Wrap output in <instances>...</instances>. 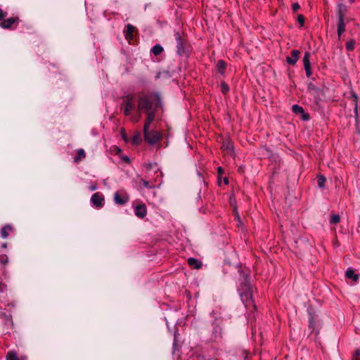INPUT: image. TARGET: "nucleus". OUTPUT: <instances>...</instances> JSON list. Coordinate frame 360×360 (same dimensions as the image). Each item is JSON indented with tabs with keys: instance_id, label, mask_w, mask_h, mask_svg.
I'll use <instances>...</instances> for the list:
<instances>
[{
	"instance_id": "f257e3e1",
	"label": "nucleus",
	"mask_w": 360,
	"mask_h": 360,
	"mask_svg": "<svg viewBox=\"0 0 360 360\" xmlns=\"http://www.w3.org/2000/svg\"><path fill=\"white\" fill-rule=\"evenodd\" d=\"M238 291L240 299L248 310L250 312L255 311L257 307L253 300L252 286L250 282V270L240 266L238 269Z\"/></svg>"
},
{
	"instance_id": "f03ea898",
	"label": "nucleus",
	"mask_w": 360,
	"mask_h": 360,
	"mask_svg": "<svg viewBox=\"0 0 360 360\" xmlns=\"http://www.w3.org/2000/svg\"><path fill=\"white\" fill-rule=\"evenodd\" d=\"M160 105V97L158 93H140L137 96V108L145 112L146 121L153 122L155 113Z\"/></svg>"
},
{
	"instance_id": "7ed1b4c3",
	"label": "nucleus",
	"mask_w": 360,
	"mask_h": 360,
	"mask_svg": "<svg viewBox=\"0 0 360 360\" xmlns=\"http://www.w3.org/2000/svg\"><path fill=\"white\" fill-rule=\"evenodd\" d=\"M120 108L123 110L124 115L129 117L131 122L136 123L139 121L141 115L136 116L133 111L136 110V96L133 94H129L122 97Z\"/></svg>"
},
{
	"instance_id": "20e7f679",
	"label": "nucleus",
	"mask_w": 360,
	"mask_h": 360,
	"mask_svg": "<svg viewBox=\"0 0 360 360\" xmlns=\"http://www.w3.org/2000/svg\"><path fill=\"white\" fill-rule=\"evenodd\" d=\"M174 37L176 44V53L181 56H188L190 52V44L186 34L184 31L176 30Z\"/></svg>"
},
{
	"instance_id": "39448f33",
	"label": "nucleus",
	"mask_w": 360,
	"mask_h": 360,
	"mask_svg": "<svg viewBox=\"0 0 360 360\" xmlns=\"http://www.w3.org/2000/svg\"><path fill=\"white\" fill-rule=\"evenodd\" d=\"M151 123L152 122L148 123V121H145L143 125V135L145 141L150 145H153L162 139V134L155 130H149V127Z\"/></svg>"
},
{
	"instance_id": "423d86ee",
	"label": "nucleus",
	"mask_w": 360,
	"mask_h": 360,
	"mask_svg": "<svg viewBox=\"0 0 360 360\" xmlns=\"http://www.w3.org/2000/svg\"><path fill=\"white\" fill-rule=\"evenodd\" d=\"M20 20L18 16H12L7 19H4L0 22V27L4 30H14L20 22Z\"/></svg>"
},
{
	"instance_id": "0eeeda50",
	"label": "nucleus",
	"mask_w": 360,
	"mask_h": 360,
	"mask_svg": "<svg viewBox=\"0 0 360 360\" xmlns=\"http://www.w3.org/2000/svg\"><path fill=\"white\" fill-rule=\"evenodd\" d=\"M129 200V194L123 190L117 191L114 194V201L117 205H124Z\"/></svg>"
},
{
	"instance_id": "6e6552de",
	"label": "nucleus",
	"mask_w": 360,
	"mask_h": 360,
	"mask_svg": "<svg viewBox=\"0 0 360 360\" xmlns=\"http://www.w3.org/2000/svg\"><path fill=\"white\" fill-rule=\"evenodd\" d=\"M90 201L93 207L100 209L104 205L105 198L102 193L97 192L92 195Z\"/></svg>"
},
{
	"instance_id": "1a4fd4ad",
	"label": "nucleus",
	"mask_w": 360,
	"mask_h": 360,
	"mask_svg": "<svg viewBox=\"0 0 360 360\" xmlns=\"http://www.w3.org/2000/svg\"><path fill=\"white\" fill-rule=\"evenodd\" d=\"M138 30L136 27L131 24H127L124 30V37L129 43L134 39V34Z\"/></svg>"
},
{
	"instance_id": "9d476101",
	"label": "nucleus",
	"mask_w": 360,
	"mask_h": 360,
	"mask_svg": "<svg viewBox=\"0 0 360 360\" xmlns=\"http://www.w3.org/2000/svg\"><path fill=\"white\" fill-rule=\"evenodd\" d=\"M135 215L140 218L143 219L147 214V207L144 203H141L134 207Z\"/></svg>"
},
{
	"instance_id": "9b49d317",
	"label": "nucleus",
	"mask_w": 360,
	"mask_h": 360,
	"mask_svg": "<svg viewBox=\"0 0 360 360\" xmlns=\"http://www.w3.org/2000/svg\"><path fill=\"white\" fill-rule=\"evenodd\" d=\"M309 58L310 53L307 51L305 52L303 58V64L307 77H310L312 74Z\"/></svg>"
},
{
	"instance_id": "f8f14e48",
	"label": "nucleus",
	"mask_w": 360,
	"mask_h": 360,
	"mask_svg": "<svg viewBox=\"0 0 360 360\" xmlns=\"http://www.w3.org/2000/svg\"><path fill=\"white\" fill-rule=\"evenodd\" d=\"M300 54V51L298 50H292L290 53V56H288L286 58V60L288 64L294 65L299 58V56Z\"/></svg>"
},
{
	"instance_id": "ddd939ff",
	"label": "nucleus",
	"mask_w": 360,
	"mask_h": 360,
	"mask_svg": "<svg viewBox=\"0 0 360 360\" xmlns=\"http://www.w3.org/2000/svg\"><path fill=\"white\" fill-rule=\"evenodd\" d=\"M346 24L345 22V19H338L337 23V33L338 39L340 40L342 34L345 32Z\"/></svg>"
},
{
	"instance_id": "4468645a",
	"label": "nucleus",
	"mask_w": 360,
	"mask_h": 360,
	"mask_svg": "<svg viewBox=\"0 0 360 360\" xmlns=\"http://www.w3.org/2000/svg\"><path fill=\"white\" fill-rule=\"evenodd\" d=\"M347 13V6L343 4H339L338 5V10H337L338 19H345Z\"/></svg>"
},
{
	"instance_id": "2eb2a0df",
	"label": "nucleus",
	"mask_w": 360,
	"mask_h": 360,
	"mask_svg": "<svg viewBox=\"0 0 360 360\" xmlns=\"http://www.w3.org/2000/svg\"><path fill=\"white\" fill-rule=\"evenodd\" d=\"M13 231V226L10 224H6L1 229V236L3 238H6L9 236V233Z\"/></svg>"
},
{
	"instance_id": "dca6fc26",
	"label": "nucleus",
	"mask_w": 360,
	"mask_h": 360,
	"mask_svg": "<svg viewBox=\"0 0 360 360\" xmlns=\"http://www.w3.org/2000/svg\"><path fill=\"white\" fill-rule=\"evenodd\" d=\"M345 276L347 278L352 279L354 282L358 281L359 278V275L356 274L355 271L351 268H349L346 271Z\"/></svg>"
},
{
	"instance_id": "f3484780",
	"label": "nucleus",
	"mask_w": 360,
	"mask_h": 360,
	"mask_svg": "<svg viewBox=\"0 0 360 360\" xmlns=\"http://www.w3.org/2000/svg\"><path fill=\"white\" fill-rule=\"evenodd\" d=\"M86 158V153L84 149L79 148L76 150V156L74 158V162L78 163Z\"/></svg>"
},
{
	"instance_id": "a211bd4d",
	"label": "nucleus",
	"mask_w": 360,
	"mask_h": 360,
	"mask_svg": "<svg viewBox=\"0 0 360 360\" xmlns=\"http://www.w3.org/2000/svg\"><path fill=\"white\" fill-rule=\"evenodd\" d=\"M187 262L190 266H192L196 269H199L202 266V262L193 257L188 258Z\"/></svg>"
},
{
	"instance_id": "6ab92c4d",
	"label": "nucleus",
	"mask_w": 360,
	"mask_h": 360,
	"mask_svg": "<svg viewBox=\"0 0 360 360\" xmlns=\"http://www.w3.org/2000/svg\"><path fill=\"white\" fill-rule=\"evenodd\" d=\"M217 71L221 75H224L226 68V63L224 60H219L217 63Z\"/></svg>"
},
{
	"instance_id": "aec40b11",
	"label": "nucleus",
	"mask_w": 360,
	"mask_h": 360,
	"mask_svg": "<svg viewBox=\"0 0 360 360\" xmlns=\"http://www.w3.org/2000/svg\"><path fill=\"white\" fill-rule=\"evenodd\" d=\"M163 51V47L159 44H155L150 50L151 53L155 56H159Z\"/></svg>"
},
{
	"instance_id": "412c9836",
	"label": "nucleus",
	"mask_w": 360,
	"mask_h": 360,
	"mask_svg": "<svg viewBox=\"0 0 360 360\" xmlns=\"http://www.w3.org/2000/svg\"><path fill=\"white\" fill-rule=\"evenodd\" d=\"M221 148L228 151H232L233 150V143L229 140L224 141L222 143Z\"/></svg>"
},
{
	"instance_id": "4be33fe9",
	"label": "nucleus",
	"mask_w": 360,
	"mask_h": 360,
	"mask_svg": "<svg viewBox=\"0 0 360 360\" xmlns=\"http://www.w3.org/2000/svg\"><path fill=\"white\" fill-rule=\"evenodd\" d=\"M353 98L354 110L356 119L358 118V96L355 93L352 95Z\"/></svg>"
},
{
	"instance_id": "5701e85b",
	"label": "nucleus",
	"mask_w": 360,
	"mask_h": 360,
	"mask_svg": "<svg viewBox=\"0 0 360 360\" xmlns=\"http://www.w3.org/2000/svg\"><path fill=\"white\" fill-rule=\"evenodd\" d=\"M356 41L353 39L349 40L346 44L345 48L347 51H352L355 48Z\"/></svg>"
},
{
	"instance_id": "b1692460",
	"label": "nucleus",
	"mask_w": 360,
	"mask_h": 360,
	"mask_svg": "<svg viewBox=\"0 0 360 360\" xmlns=\"http://www.w3.org/2000/svg\"><path fill=\"white\" fill-rule=\"evenodd\" d=\"M220 90L224 95H226L229 92L230 88L224 81H221L220 84Z\"/></svg>"
},
{
	"instance_id": "393cba45",
	"label": "nucleus",
	"mask_w": 360,
	"mask_h": 360,
	"mask_svg": "<svg viewBox=\"0 0 360 360\" xmlns=\"http://www.w3.org/2000/svg\"><path fill=\"white\" fill-rule=\"evenodd\" d=\"M6 360H20L16 352L9 351L6 354Z\"/></svg>"
},
{
	"instance_id": "a878e982",
	"label": "nucleus",
	"mask_w": 360,
	"mask_h": 360,
	"mask_svg": "<svg viewBox=\"0 0 360 360\" xmlns=\"http://www.w3.org/2000/svg\"><path fill=\"white\" fill-rule=\"evenodd\" d=\"M292 110L294 113L295 114H302V113H304V108L301 106H300L299 105H297V104H295L292 105Z\"/></svg>"
},
{
	"instance_id": "bb28decb",
	"label": "nucleus",
	"mask_w": 360,
	"mask_h": 360,
	"mask_svg": "<svg viewBox=\"0 0 360 360\" xmlns=\"http://www.w3.org/2000/svg\"><path fill=\"white\" fill-rule=\"evenodd\" d=\"M140 184H142V186L144 188H150V189H151L155 186V185L154 184H151L150 181L144 180V179H141Z\"/></svg>"
},
{
	"instance_id": "cd10ccee",
	"label": "nucleus",
	"mask_w": 360,
	"mask_h": 360,
	"mask_svg": "<svg viewBox=\"0 0 360 360\" xmlns=\"http://www.w3.org/2000/svg\"><path fill=\"white\" fill-rule=\"evenodd\" d=\"M326 179L323 175L318 176V185L320 188H324Z\"/></svg>"
},
{
	"instance_id": "c85d7f7f",
	"label": "nucleus",
	"mask_w": 360,
	"mask_h": 360,
	"mask_svg": "<svg viewBox=\"0 0 360 360\" xmlns=\"http://www.w3.org/2000/svg\"><path fill=\"white\" fill-rule=\"evenodd\" d=\"M340 217L338 214H333L331 216L330 223L332 224H336L340 222Z\"/></svg>"
},
{
	"instance_id": "c756f323",
	"label": "nucleus",
	"mask_w": 360,
	"mask_h": 360,
	"mask_svg": "<svg viewBox=\"0 0 360 360\" xmlns=\"http://www.w3.org/2000/svg\"><path fill=\"white\" fill-rule=\"evenodd\" d=\"M351 360H360V349H356L352 356Z\"/></svg>"
},
{
	"instance_id": "7c9ffc66",
	"label": "nucleus",
	"mask_w": 360,
	"mask_h": 360,
	"mask_svg": "<svg viewBox=\"0 0 360 360\" xmlns=\"http://www.w3.org/2000/svg\"><path fill=\"white\" fill-rule=\"evenodd\" d=\"M8 262V256L5 254L0 255V263L3 265L7 264Z\"/></svg>"
},
{
	"instance_id": "2f4dec72",
	"label": "nucleus",
	"mask_w": 360,
	"mask_h": 360,
	"mask_svg": "<svg viewBox=\"0 0 360 360\" xmlns=\"http://www.w3.org/2000/svg\"><path fill=\"white\" fill-rule=\"evenodd\" d=\"M224 174V169L221 167H217V174H218V176H217V180H218V183L219 184H221V175Z\"/></svg>"
},
{
	"instance_id": "473e14b6",
	"label": "nucleus",
	"mask_w": 360,
	"mask_h": 360,
	"mask_svg": "<svg viewBox=\"0 0 360 360\" xmlns=\"http://www.w3.org/2000/svg\"><path fill=\"white\" fill-rule=\"evenodd\" d=\"M8 13L6 11H4L1 8H0V22L3 21L5 18L7 16Z\"/></svg>"
},
{
	"instance_id": "72a5a7b5",
	"label": "nucleus",
	"mask_w": 360,
	"mask_h": 360,
	"mask_svg": "<svg viewBox=\"0 0 360 360\" xmlns=\"http://www.w3.org/2000/svg\"><path fill=\"white\" fill-rule=\"evenodd\" d=\"M297 22H299L300 27H302L304 23V17L302 15H298L297 16Z\"/></svg>"
},
{
	"instance_id": "f704fd0d",
	"label": "nucleus",
	"mask_w": 360,
	"mask_h": 360,
	"mask_svg": "<svg viewBox=\"0 0 360 360\" xmlns=\"http://www.w3.org/2000/svg\"><path fill=\"white\" fill-rule=\"evenodd\" d=\"M300 8V6L297 2L292 4V9L294 12L297 11Z\"/></svg>"
},
{
	"instance_id": "c9c22d12",
	"label": "nucleus",
	"mask_w": 360,
	"mask_h": 360,
	"mask_svg": "<svg viewBox=\"0 0 360 360\" xmlns=\"http://www.w3.org/2000/svg\"><path fill=\"white\" fill-rule=\"evenodd\" d=\"M98 188V186H97V184L96 182L94 183H92L89 187V191H96V189Z\"/></svg>"
},
{
	"instance_id": "e433bc0d",
	"label": "nucleus",
	"mask_w": 360,
	"mask_h": 360,
	"mask_svg": "<svg viewBox=\"0 0 360 360\" xmlns=\"http://www.w3.org/2000/svg\"><path fill=\"white\" fill-rule=\"evenodd\" d=\"M308 89L309 91H319V89L315 85H314L313 84H309L308 85Z\"/></svg>"
},
{
	"instance_id": "4c0bfd02",
	"label": "nucleus",
	"mask_w": 360,
	"mask_h": 360,
	"mask_svg": "<svg viewBox=\"0 0 360 360\" xmlns=\"http://www.w3.org/2000/svg\"><path fill=\"white\" fill-rule=\"evenodd\" d=\"M140 141V136L139 134H137L134 136L132 139V143H138Z\"/></svg>"
},
{
	"instance_id": "58836bf2",
	"label": "nucleus",
	"mask_w": 360,
	"mask_h": 360,
	"mask_svg": "<svg viewBox=\"0 0 360 360\" xmlns=\"http://www.w3.org/2000/svg\"><path fill=\"white\" fill-rule=\"evenodd\" d=\"M301 115H302V120L304 121L309 120L310 118L309 115L307 113H305L304 111V113H302Z\"/></svg>"
},
{
	"instance_id": "ea45409f",
	"label": "nucleus",
	"mask_w": 360,
	"mask_h": 360,
	"mask_svg": "<svg viewBox=\"0 0 360 360\" xmlns=\"http://www.w3.org/2000/svg\"><path fill=\"white\" fill-rule=\"evenodd\" d=\"M121 159L126 163H129L130 162V159L128 156L127 155H122L121 156Z\"/></svg>"
},
{
	"instance_id": "a19ab883",
	"label": "nucleus",
	"mask_w": 360,
	"mask_h": 360,
	"mask_svg": "<svg viewBox=\"0 0 360 360\" xmlns=\"http://www.w3.org/2000/svg\"><path fill=\"white\" fill-rule=\"evenodd\" d=\"M4 288H5L4 285H3V284H1V283H0V292H3V291H4Z\"/></svg>"
},
{
	"instance_id": "79ce46f5",
	"label": "nucleus",
	"mask_w": 360,
	"mask_h": 360,
	"mask_svg": "<svg viewBox=\"0 0 360 360\" xmlns=\"http://www.w3.org/2000/svg\"><path fill=\"white\" fill-rule=\"evenodd\" d=\"M313 324H314V320H313V318L311 317V319H310V321H309V327H313Z\"/></svg>"
},
{
	"instance_id": "37998d69",
	"label": "nucleus",
	"mask_w": 360,
	"mask_h": 360,
	"mask_svg": "<svg viewBox=\"0 0 360 360\" xmlns=\"http://www.w3.org/2000/svg\"><path fill=\"white\" fill-rule=\"evenodd\" d=\"M224 183L227 185L229 184V179L227 177L224 178Z\"/></svg>"
},
{
	"instance_id": "c03bdc74",
	"label": "nucleus",
	"mask_w": 360,
	"mask_h": 360,
	"mask_svg": "<svg viewBox=\"0 0 360 360\" xmlns=\"http://www.w3.org/2000/svg\"><path fill=\"white\" fill-rule=\"evenodd\" d=\"M176 346V339H174V342H173L174 350L175 349Z\"/></svg>"
},
{
	"instance_id": "a18cd8bd",
	"label": "nucleus",
	"mask_w": 360,
	"mask_h": 360,
	"mask_svg": "<svg viewBox=\"0 0 360 360\" xmlns=\"http://www.w3.org/2000/svg\"><path fill=\"white\" fill-rule=\"evenodd\" d=\"M1 247H2L3 248H7V243H4L1 245Z\"/></svg>"
},
{
	"instance_id": "49530a36",
	"label": "nucleus",
	"mask_w": 360,
	"mask_h": 360,
	"mask_svg": "<svg viewBox=\"0 0 360 360\" xmlns=\"http://www.w3.org/2000/svg\"><path fill=\"white\" fill-rule=\"evenodd\" d=\"M151 167H152V164H151V163H150V164H148V169H150V168H151Z\"/></svg>"
},
{
	"instance_id": "de8ad7c7",
	"label": "nucleus",
	"mask_w": 360,
	"mask_h": 360,
	"mask_svg": "<svg viewBox=\"0 0 360 360\" xmlns=\"http://www.w3.org/2000/svg\"><path fill=\"white\" fill-rule=\"evenodd\" d=\"M122 136H123L124 139H125L126 134L123 133L122 134Z\"/></svg>"
},
{
	"instance_id": "09e8293b",
	"label": "nucleus",
	"mask_w": 360,
	"mask_h": 360,
	"mask_svg": "<svg viewBox=\"0 0 360 360\" xmlns=\"http://www.w3.org/2000/svg\"><path fill=\"white\" fill-rule=\"evenodd\" d=\"M349 2L353 3V2H354V0H349Z\"/></svg>"
},
{
	"instance_id": "8fccbe9b",
	"label": "nucleus",
	"mask_w": 360,
	"mask_h": 360,
	"mask_svg": "<svg viewBox=\"0 0 360 360\" xmlns=\"http://www.w3.org/2000/svg\"><path fill=\"white\" fill-rule=\"evenodd\" d=\"M8 319H11V316H8Z\"/></svg>"
}]
</instances>
